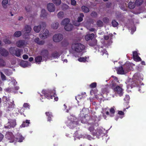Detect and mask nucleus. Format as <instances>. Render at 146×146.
Masks as SVG:
<instances>
[{"label": "nucleus", "mask_w": 146, "mask_h": 146, "mask_svg": "<svg viewBox=\"0 0 146 146\" xmlns=\"http://www.w3.org/2000/svg\"><path fill=\"white\" fill-rule=\"evenodd\" d=\"M94 124L91 125L88 128V130L93 136H95L99 138L103 136L106 137L105 135V130L102 127H99L96 129H94Z\"/></svg>", "instance_id": "obj_1"}, {"label": "nucleus", "mask_w": 146, "mask_h": 146, "mask_svg": "<svg viewBox=\"0 0 146 146\" xmlns=\"http://www.w3.org/2000/svg\"><path fill=\"white\" fill-rule=\"evenodd\" d=\"M5 137L7 139L9 140V142L11 143L16 142H23V140L25 139L24 137H23L20 133H18L16 136V140L13 139L14 136L12 133L11 132H8L5 135Z\"/></svg>", "instance_id": "obj_2"}, {"label": "nucleus", "mask_w": 146, "mask_h": 146, "mask_svg": "<svg viewBox=\"0 0 146 146\" xmlns=\"http://www.w3.org/2000/svg\"><path fill=\"white\" fill-rule=\"evenodd\" d=\"M132 79L133 81L131 84L132 86H127V89L130 88H132V86H138L140 84L141 85L142 83H141V81L143 80V75L139 73H136L134 74L133 76Z\"/></svg>", "instance_id": "obj_3"}, {"label": "nucleus", "mask_w": 146, "mask_h": 146, "mask_svg": "<svg viewBox=\"0 0 146 146\" xmlns=\"http://www.w3.org/2000/svg\"><path fill=\"white\" fill-rule=\"evenodd\" d=\"M42 93L44 94L45 97L48 99H52L54 97L55 101H57L58 100V98L56 96V95L54 90H43Z\"/></svg>", "instance_id": "obj_4"}, {"label": "nucleus", "mask_w": 146, "mask_h": 146, "mask_svg": "<svg viewBox=\"0 0 146 146\" xmlns=\"http://www.w3.org/2000/svg\"><path fill=\"white\" fill-rule=\"evenodd\" d=\"M80 118L81 122L82 123L88 124L89 127L91 125H93L95 122V120L93 119L90 118V117L87 115H86L84 116L82 115Z\"/></svg>", "instance_id": "obj_5"}, {"label": "nucleus", "mask_w": 146, "mask_h": 146, "mask_svg": "<svg viewBox=\"0 0 146 146\" xmlns=\"http://www.w3.org/2000/svg\"><path fill=\"white\" fill-rule=\"evenodd\" d=\"M71 48L72 50L77 52H81L84 50L85 47L84 45L80 43L72 44Z\"/></svg>", "instance_id": "obj_6"}, {"label": "nucleus", "mask_w": 146, "mask_h": 146, "mask_svg": "<svg viewBox=\"0 0 146 146\" xmlns=\"http://www.w3.org/2000/svg\"><path fill=\"white\" fill-rule=\"evenodd\" d=\"M77 121V119L75 117L70 115L68 117L66 123L70 128H72L78 124Z\"/></svg>", "instance_id": "obj_7"}, {"label": "nucleus", "mask_w": 146, "mask_h": 146, "mask_svg": "<svg viewBox=\"0 0 146 146\" xmlns=\"http://www.w3.org/2000/svg\"><path fill=\"white\" fill-rule=\"evenodd\" d=\"M131 65L129 63L128 64H126L125 65V66H126V67H125L124 70L123 69L122 67H120L118 68L117 69V73L118 74H124L127 72L131 68Z\"/></svg>", "instance_id": "obj_8"}, {"label": "nucleus", "mask_w": 146, "mask_h": 146, "mask_svg": "<svg viewBox=\"0 0 146 146\" xmlns=\"http://www.w3.org/2000/svg\"><path fill=\"white\" fill-rule=\"evenodd\" d=\"M70 19L68 18L65 19L61 22V25H64L65 29L67 31H69L72 29L73 26L69 24Z\"/></svg>", "instance_id": "obj_9"}, {"label": "nucleus", "mask_w": 146, "mask_h": 146, "mask_svg": "<svg viewBox=\"0 0 146 146\" xmlns=\"http://www.w3.org/2000/svg\"><path fill=\"white\" fill-rule=\"evenodd\" d=\"M122 84H120L119 86H117L115 87H112V89L116 95H118L120 96H122L123 94V89Z\"/></svg>", "instance_id": "obj_10"}, {"label": "nucleus", "mask_w": 146, "mask_h": 146, "mask_svg": "<svg viewBox=\"0 0 146 146\" xmlns=\"http://www.w3.org/2000/svg\"><path fill=\"white\" fill-rule=\"evenodd\" d=\"M102 110L103 111L102 113L103 114V116L105 119L106 118V116L104 115L105 113H106L108 116L109 117H112L113 116L115 112L114 108H111L110 109V113L109 112V109L108 108H103Z\"/></svg>", "instance_id": "obj_11"}, {"label": "nucleus", "mask_w": 146, "mask_h": 146, "mask_svg": "<svg viewBox=\"0 0 146 146\" xmlns=\"http://www.w3.org/2000/svg\"><path fill=\"white\" fill-rule=\"evenodd\" d=\"M82 54L80 53L78 54H76L75 55V57L78 58L77 60L80 62H88V60L89 59V57H81Z\"/></svg>", "instance_id": "obj_12"}, {"label": "nucleus", "mask_w": 146, "mask_h": 146, "mask_svg": "<svg viewBox=\"0 0 146 146\" xmlns=\"http://www.w3.org/2000/svg\"><path fill=\"white\" fill-rule=\"evenodd\" d=\"M14 48H11L10 49L9 51L12 54L15 55L16 56L19 57L21 54L23 53V51L22 49H17L14 52Z\"/></svg>", "instance_id": "obj_13"}, {"label": "nucleus", "mask_w": 146, "mask_h": 146, "mask_svg": "<svg viewBox=\"0 0 146 146\" xmlns=\"http://www.w3.org/2000/svg\"><path fill=\"white\" fill-rule=\"evenodd\" d=\"M63 38L62 35L60 33L54 35L53 37V41L55 42H59L62 40Z\"/></svg>", "instance_id": "obj_14"}, {"label": "nucleus", "mask_w": 146, "mask_h": 146, "mask_svg": "<svg viewBox=\"0 0 146 146\" xmlns=\"http://www.w3.org/2000/svg\"><path fill=\"white\" fill-rule=\"evenodd\" d=\"M49 35V33L48 30L46 29H44L43 30L42 34H40L39 36L41 38L44 39L48 36Z\"/></svg>", "instance_id": "obj_15"}, {"label": "nucleus", "mask_w": 146, "mask_h": 146, "mask_svg": "<svg viewBox=\"0 0 146 146\" xmlns=\"http://www.w3.org/2000/svg\"><path fill=\"white\" fill-rule=\"evenodd\" d=\"M139 54L136 51L133 52V57L135 61L138 62L141 61V58L138 56Z\"/></svg>", "instance_id": "obj_16"}, {"label": "nucleus", "mask_w": 146, "mask_h": 146, "mask_svg": "<svg viewBox=\"0 0 146 146\" xmlns=\"http://www.w3.org/2000/svg\"><path fill=\"white\" fill-rule=\"evenodd\" d=\"M16 123L15 120H11L8 123V125L5 126V127L6 128H9L11 127H14Z\"/></svg>", "instance_id": "obj_17"}, {"label": "nucleus", "mask_w": 146, "mask_h": 146, "mask_svg": "<svg viewBox=\"0 0 146 146\" xmlns=\"http://www.w3.org/2000/svg\"><path fill=\"white\" fill-rule=\"evenodd\" d=\"M47 8L48 11L50 12H54L55 10V7L54 5L51 3L47 5Z\"/></svg>", "instance_id": "obj_18"}, {"label": "nucleus", "mask_w": 146, "mask_h": 146, "mask_svg": "<svg viewBox=\"0 0 146 146\" xmlns=\"http://www.w3.org/2000/svg\"><path fill=\"white\" fill-rule=\"evenodd\" d=\"M20 65L21 66L25 68L30 66L31 64L29 62L23 60L21 62Z\"/></svg>", "instance_id": "obj_19"}, {"label": "nucleus", "mask_w": 146, "mask_h": 146, "mask_svg": "<svg viewBox=\"0 0 146 146\" xmlns=\"http://www.w3.org/2000/svg\"><path fill=\"white\" fill-rule=\"evenodd\" d=\"M16 45L19 47H24L26 45V44L24 41L20 40L16 42Z\"/></svg>", "instance_id": "obj_20"}, {"label": "nucleus", "mask_w": 146, "mask_h": 146, "mask_svg": "<svg viewBox=\"0 0 146 146\" xmlns=\"http://www.w3.org/2000/svg\"><path fill=\"white\" fill-rule=\"evenodd\" d=\"M98 51L99 52H101V54L102 55H106V57H108V54L107 53V51L105 49H103L102 47L99 48H98Z\"/></svg>", "instance_id": "obj_21"}, {"label": "nucleus", "mask_w": 146, "mask_h": 146, "mask_svg": "<svg viewBox=\"0 0 146 146\" xmlns=\"http://www.w3.org/2000/svg\"><path fill=\"white\" fill-rule=\"evenodd\" d=\"M76 137L80 139L81 138H86L89 140H92L93 139V138L91 137V136L89 135L85 134L84 135H81L80 136H76Z\"/></svg>", "instance_id": "obj_22"}, {"label": "nucleus", "mask_w": 146, "mask_h": 146, "mask_svg": "<svg viewBox=\"0 0 146 146\" xmlns=\"http://www.w3.org/2000/svg\"><path fill=\"white\" fill-rule=\"evenodd\" d=\"M0 54L3 56H7L9 54V52L5 49L3 48H0Z\"/></svg>", "instance_id": "obj_23"}, {"label": "nucleus", "mask_w": 146, "mask_h": 146, "mask_svg": "<svg viewBox=\"0 0 146 146\" xmlns=\"http://www.w3.org/2000/svg\"><path fill=\"white\" fill-rule=\"evenodd\" d=\"M94 36L95 35L93 33H92L90 34L86 35L85 36V40L87 41L92 40V38L94 37Z\"/></svg>", "instance_id": "obj_24"}, {"label": "nucleus", "mask_w": 146, "mask_h": 146, "mask_svg": "<svg viewBox=\"0 0 146 146\" xmlns=\"http://www.w3.org/2000/svg\"><path fill=\"white\" fill-rule=\"evenodd\" d=\"M108 86H106L105 88L102 89V92L104 95H106L107 93H108Z\"/></svg>", "instance_id": "obj_25"}, {"label": "nucleus", "mask_w": 146, "mask_h": 146, "mask_svg": "<svg viewBox=\"0 0 146 146\" xmlns=\"http://www.w3.org/2000/svg\"><path fill=\"white\" fill-rule=\"evenodd\" d=\"M59 27V23L57 22H54L51 25L52 28L54 29H57Z\"/></svg>", "instance_id": "obj_26"}, {"label": "nucleus", "mask_w": 146, "mask_h": 146, "mask_svg": "<svg viewBox=\"0 0 146 146\" xmlns=\"http://www.w3.org/2000/svg\"><path fill=\"white\" fill-rule=\"evenodd\" d=\"M45 114L48 116V120L49 121H50L52 120V113L49 112H47L45 113Z\"/></svg>", "instance_id": "obj_27"}, {"label": "nucleus", "mask_w": 146, "mask_h": 146, "mask_svg": "<svg viewBox=\"0 0 146 146\" xmlns=\"http://www.w3.org/2000/svg\"><path fill=\"white\" fill-rule=\"evenodd\" d=\"M35 62L36 63L39 64L42 60V57L41 56H38L35 58Z\"/></svg>", "instance_id": "obj_28"}, {"label": "nucleus", "mask_w": 146, "mask_h": 146, "mask_svg": "<svg viewBox=\"0 0 146 146\" xmlns=\"http://www.w3.org/2000/svg\"><path fill=\"white\" fill-rule=\"evenodd\" d=\"M41 27L40 25L35 26L34 27V30L36 33H38L40 30Z\"/></svg>", "instance_id": "obj_29"}, {"label": "nucleus", "mask_w": 146, "mask_h": 146, "mask_svg": "<svg viewBox=\"0 0 146 146\" xmlns=\"http://www.w3.org/2000/svg\"><path fill=\"white\" fill-rule=\"evenodd\" d=\"M8 3V0H3L2 1V5L4 9H6L7 7V5Z\"/></svg>", "instance_id": "obj_30"}, {"label": "nucleus", "mask_w": 146, "mask_h": 146, "mask_svg": "<svg viewBox=\"0 0 146 146\" xmlns=\"http://www.w3.org/2000/svg\"><path fill=\"white\" fill-rule=\"evenodd\" d=\"M25 30L26 33H29L31 32V28L30 26L27 25L25 27Z\"/></svg>", "instance_id": "obj_31"}, {"label": "nucleus", "mask_w": 146, "mask_h": 146, "mask_svg": "<svg viewBox=\"0 0 146 146\" xmlns=\"http://www.w3.org/2000/svg\"><path fill=\"white\" fill-rule=\"evenodd\" d=\"M35 42L39 45L43 44L44 43V41L43 40L39 41V38H37L35 39Z\"/></svg>", "instance_id": "obj_32"}, {"label": "nucleus", "mask_w": 146, "mask_h": 146, "mask_svg": "<svg viewBox=\"0 0 146 146\" xmlns=\"http://www.w3.org/2000/svg\"><path fill=\"white\" fill-rule=\"evenodd\" d=\"M86 96V93L85 92H84L83 93L81 94V95H78L77 97H76V100H77V98L80 99H82V98H85Z\"/></svg>", "instance_id": "obj_33"}, {"label": "nucleus", "mask_w": 146, "mask_h": 146, "mask_svg": "<svg viewBox=\"0 0 146 146\" xmlns=\"http://www.w3.org/2000/svg\"><path fill=\"white\" fill-rule=\"evenodd\" d=\"M64 16V13L63 11L59 12L57 14V17L59 19H62Z\"/></svg>", "instance_id": "obj_34"}, {"label": "nucleus", "mask_w": 146, "mask_h": 146, "mask_svg": "<svg viewBox=\"0 0 146 146\" xmlns=\"http://www.w3.org/2000/svg\"><path fill=\"white\" fill-rule=\"evenodd\" d=\"M30 123V120H26V122H23V123L21 125L22 127H27L29 125V124Z\"/></svg>", "instance_id": "obj_35"}, {"label": "nucleus", "mask_w": 146, "mask_h": 146, "mask_svg": "<svg viewBox=\"0 0 146 146\" xmlns=\"http://www.w3.org/2000/svg\"><path fill=\"white\" fill-rule=\"evenodd\" d=\"M47 15L46 11L44 9H42L41 11V14L40 15L41 17H45Z\"/></svg>", "instance_id": "obj_36"}, {"label": "nucleus", "mask_w": 146, "mask_h": 146, "mask_svg": "<svg viewBox=\"0 0 146 146\" xmlns=\"http://www.w3.org/2000/svg\"><path fill=\"white\" fill-rule=\"evenodd\" d=\"M60 55V54H59L57 52H55L53 53L52 54V57H53V58H57L59 57Z\"/></svg>", "instance_id": "obj_37"}, {"label": "nucleus", "mask_w": 146, "mask_h": 146, "mask_svg": "<svg viewBox=\"0 0 146 146\" xmlns=\"http://www.w3.org/2000/svg\"><path fill=\"white\" fill-rule=\"evenodd\" d=\"M82 11L85 13H88L89 11V8L85 6H82Z\"/></svg>", "instance_id": "obj_38"}, {"label": "nucleus", "mask_w": 146, "mask_h": 146, "mask_svg": "<svg viewBox=\"0 0 146 146\" xmlns=\"http://www.w3.org/2000/svg\"><path fill=\"white\" fill-rule=\"evenodd\" d=\"M135 7V3L133 2H130L128 5V7L129 9H133Z\"/></svg>", "instance_id": "obj_39"}, {"label": "nucleus", "mask_w": 146, "mask_h": 146, "mask_svg": "<svg viewBox=\"0 0 146 146\" xmlns=\"http://www.w3.org/2000/svg\"><path fill=\"white\" fill-rule=\"evenodd\" d=\"M84 17V15L83 13L80 14L78 18V22H81L83 20V18Z\"/></svg>", "instance_id": "obj_40"}, {"label": "nucleus", "mask_w": 146, "mask_h": 146, "mask_svg": "<svg viewBox=\"0 0 146 146\" xmlns=\"http://www.w3.org/2000/svg\"><path fill=\"white\" fill-rule=\"evenodd\" d=\"M52 2L56 5H60L61 3L60 0H52Z\"/></svg>", "instance_id": "obj_41"}, {"label": "nucleus", "mask_w": 146, "mask_h": 146, "mask_svg": "<svg viewBox=\"0 0 146 146\" xmlns=\"http://www.w3.org/2000/svg\"><path fill=\"white\" fill-rule=\"evenodd\" d=\"M4 72L6 75L9 76L12 74V72L10 70L7 69L4 70Z\"/></svg>", "instance_id": "obj_42"}, {"label": "nucleus", "mask_w": 146, "mask_h": 146, "mask_svg": "<svg viewBox=\"0 0 146 146\" xmlns=\"http://www.w3.org/2000/svg\"><path fill=\"white\" fill-rule=\"evenodd\" d=\"M143 2V0H136L135 4L137 6L140 5Z\"/></svg>", "instance_id": "obj_43"}, {"label": "nucleus", "mask_w": 146, "mask_h": 146, "mask_svg": "<svg viewBox=\"0 0 146 146\" xmlns=\"http://www.w3.org/2000/svg\"><path fill=\"white\" fill-rule=\"evenodd\" d=\"M6 64L5 61L2 58H0V66H3Z\"/></svg>", "instance_id": "obj_44"}, {"label": "nucleus", "mask_w": 146, "mask_h": 146, "mask_svg": "<svg viewBox=\"0 0 146 146\" xmlns=\"http://www.w3.org/2000/svg\"><path fill=\"white\" fill-rule=\"evenodd\" d=\"M21 35V32L17 31L14 34V36L17 37L20 36Z\"/></svg>", "instance_id": "obj_45"}, {"label": "nucleus", "mask_w": 146, "mask_h": 146, "mask_svg": "<svg viewBox=\"0 0 146 146\" xmlns=\"http://www.w3.org/2000/svg\"><path fill=\"white\" fill-rule=\"evenodd\" d=\"M111 23L113 26L114 27H117L118 25V23L115 20H113L112 21Z\"/></svg>", "instance_id": "obj_46"}, {"label": "nucleus", "mask_w": 146, "mask_h": 146, "mask_svg": "<svg viewBox=\"0 0 146 146\" xmlns=\"http://www.w3.org/2000/svg\"><path fill=\"white\" fill-rule=\"evenodd\" d=\"M126 5L125 4L123 3L122 5H121L119 7L123 11H125L126 10Z\"/></svg>", "instance_id": "obj_47"}, {"label": "nucleus", "mask_w": 146, "mask_h": 146, "mask_svg": "<svg viewBox=\"0 0 146 146\" xmlns=\"http://www.w3.org/2000/svg\"><path fill=\"white\" fill-rule=\"evenodd\" d=\"M97 25L98 27H101L103 26V23L102 21L99 20L97 22Z\"/></svg>", "instance_id": "obj_48"}, {"label": "nucleus", "mask_w": 146, "mask_h": 146, "mask_svg": "<svg viewBox=\"0 0 146 146\" xmlns=\"http://www.w3.org/2000/svg\"><path fill=\"white\" fill-rule=\"evenodd\" d=\"M118 114L119 115V116L120 115H121V116H119V118H122L124 115V113L122 111H118Z\"/></svg>", "instance_id": "obj_49"}, {"label": "nucleus", "mask_w": 146, "mask_h": 146, "mask_svg": "<svg viewBox=\"0 0 146 146\" xmlns=\"http://www.w3.org/2000/svg\"><path fill=\"white\" fill-rule=\"evenodd\" d=\"M94 42L93 43H89V44L91 46H94V45L96 44L97 42V40L96 39H94L93 40Z\"/></svg>", "instance_id": "obj_50"}, {"label": "nucleus", "mask_w": 146, "mask_h": 146, "mask_svg": "<svg viewBox=\"0 0 146 146\" xmlns=\"http://www.w3.org/2000/svg\"><path fill=\"white\" fill-rule=\"evenodd\" d=\"M4 42L6 44H10L11 43V41L7 38V37H6L4 40Z\"/></svg>", "instance_id": "obj_51"}, {"label": "nucleus", "mask_w": 146, "mask_h": 146, "mask_svg": "<svg viewBox=\"0 0 146 146\" xmlns=\"http://www.w3.org/2000/svg\"><path fill=\"white\" fill-rule=\"evenodd\" d=\"M128 29L129 30H131V33L132 34H133V33L136 31V28L134 26H133L131 29L130 28H129Z\"/></svg>", "instance_id": "obj_52"}, {"label": "nucleus", "mask_w": 146, "mask_h": 146, "mask_svg": "<svg viewBox=\"0 0 146 146\" xmlns=\"http://www.w3.org/2000/svg\"><path fill=\"white\" fill-rule=\"evenodd\" d=\"M130 97L129 95H126L125 96V98L124 99V100L126 101V102H127L129 100Z\"/></svg>", "instance_id": "obj_53"}, {"label": "nucleus", "mask_w": 146, "mask_h": 146, "mask_svg": "<svg viewBox=\"0 0 146 146\" xmlns=\"http://www.w3.org/2000/svg\"><path fill=\"white\" fill-rule=\"evenodd\" d=\"M96 82H93L90 85V86L91 88H93L96 87Z\"/></svg>", "instance_id": "obj_54"}, {"label": "nucleus", "mask_w": 146, "mask_h": 146, "mask_svg": "<svg viewBox=\"0 0 146 146\" xmlns=\"http://www.w3.org/2000/svg\"><path fill=\"white\" fill-rule=\"evenodd\" d=\"M23 107L25 108H29L30 107V105L29 104L27 103H24L23 104Z\"/></svg>", "instance_id": "obj_55"}, {"label": "nucleus", "mask_w": 146, "mask_h": 146, "mask_svg": "<svg viewBox=\"0 0 146 146\" xmlns=\"http://www.w3.org/2000/svg\"><path fill=\"white\" fill-rule=\"evenodd\" d=\"M103 22L106 23H108L109 21V19L107 17H104L103 19Z\"/></svg>", "instance_id": "obj_56"}, {"label": "nucleus", "mask_w": 146, "mask_h": 146, "mask_svg": "<svg viewBox=\"0 0 146 146\" xmlns=\"http://www.w3.org/2000/svg\"><path fill=\"white\" fill-rule=\"evenodd\" d=\"M0 73L2 79L3 80H6V77L3 74L2 72H0Z\"/></svg>", "instance_id": "obj_57"}, {"label": "nucleus", "mask_w": 146, "mask_h": 146, "mask_svg": "<svg viewBox=\"0 0 146 146\" xmlns=\"http://www.w3.org/2000/svg\"><path fill=\"white\" fill-rule=\"evenodd\" d=\"M79 22H78V21H74L73 22V24L75 26H79L80 24V23H79Z\"/></svg>", "instance_id": "obj_58"}, {"label": "nucleus", "mask_w": 146, "mask_h": 146, "mask_svg": "<svg viewBox=\"0 0 146 146\" xmlns=\"http://www.w3.org/2000/svg\"><path fill=\"white\" fill-rule=\"evenodd\" d=\"M71 4L73 5H75L76 4V1L75 0H71Z\"/></svg>", "instance_id": "obj_59"}, {"label": "nucleus", "mask_w": 146, "mask_h": 146, "mask_svg": "<svg viewBox=\"0 0 146 146\" xmlns=\"http://www.w3.org/2000/svg\"><path fill=\"white\" fill-rule=\"evenodd\" d=\"M97 15V13L94 12H92L91 14V15L93 17H95Z\"/></svg>", "instance_id": "obj_60"}, {"label": "nucleus", "mask_w": 146, "mask_h": 146, "mask_svg": "<svg viewBox=\"0 0 146 146\" xmlns=\"http://www.w3.org/2000/svg\"><path fill=\"white\" fill-rule=\"evenodd\" d=\"M87 28L90 31L93 32V31H96V30L94 28H88V27H87Z\"/></svg>", "instance_id": "obj_61"}, {"label": "nucleus", "mask_w": 146, "mask_h": 146, "mask_svg": "<svg viewBox=\"0 0 146 146\" xmlns=\"http://www.w3.org/2000/svg\"><path fill=\"white\" fill-rule=\"evenodd\" d=\"M23 57L24 59L25 60V59H27L28 58V56L27 55L25 54L23 56Z\"/></svg>", "instance_id": "obj_62"}, {"label": "nucleus", "mask_w": 146, "mask_h": 146, "mask_svg": "<svg viewBox=\"0 0 146 146\" xmlns=\"http://www.w3.org/2000/svg\"><path fill=\"white\" fill-rule=\"evenodd\" d=\"M11 82L12 83V84H13L14 86H15V84H16L17 83V82H16V80L14 79H13V80H12Z\"/></svg>", "instance_id": "obj_63"}, {"label": "nucleus", "mask_w": 146, "mask_h": 146, "mask_svg": "<svg viewBox=\"0 0 146 146\" xmlns=\"http://www.w3.org/2000/svg\"><path fill=\"white\" fill-rule=\"evenodd\" d=\"M3 135L1 134L0 133V141L3 139Z\"/></svg>", "instance_id": "obj_64"}]
</instances>
